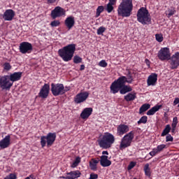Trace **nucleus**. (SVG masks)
I'll use <instances>...</instances> for the list:
<instances>
[{"instance_id": "1", "label": "nucleus", "mask_w": 179, "mask_h": 179, "mask_svg": "<svg viewBox=\"0 0 179 179\" xmlns=\"http://www.w3.org/2000/svg\"><path fill=\"white\" fill-rule=\"evenodd\" d=\"M133 10V0H122L117 7V15L122 17H129Z\"/></svg>"}, {"instance_id": "2", "label": "nucleus", "mask_w": 179, "mask_h": 179, "mask_svg": "<svg viewBox=\"0 0 179 179\" xmlns=\"http://www.w3.org/2000/svg\"><path fill=\"white\" fill-rule=\"evenodd\" d=\"M76 50V45L74 43L67 45L58 50L59 56L65 62L71 61Z\"/></svg>"}, {"instance_id": "3", "label": "nucleus", "mask_w": 179, "mask_h": 179, "mask_svg": "<svg viewBox=\"0 0 179 179\" xmlns=\"http://www.w3.org/2000/svg\"><path fill=\"white\" fill-rule=\"evenodd\" d=\"M115 141V138L113 134L110 132H105V134L102 135V138L98 141V144L99 145V147L103 149H109Z\"/></svg>"}, {"instance_id": "4", "label": "nucleus", "mask_w": 179, "mask_h": 179, "mask_svg": "<svg viewBox=\"0 0 179 179\" xmlns=\"http://www.w3.org/2000/svg\"><path fill=\"white\" fill-rule=\"evenodd\" d=\"M132 91V88L130 85H126L125 83H123L122 87H120L118 80H115L113 83L110 85V92L115 94L120 92V94H126L128 92Z\"/></svg>"}, {"instance_id": "5", "label": "nucleus", "mask_w": 179, "mask_h": 179, "mask_svg": "<svg viewBox=\"0 0 179 179\" xmlns=\"http://www.w3.org/2000/svg\"><path fill=\"white\" fill-rule=\"evenodd\" d=\"M136 17L137 21L143 25H147L151 22V17L149 12L144 7H142L138 10Z\"/></svg>"}, {"instance_id": "6", "label": "nucleus", "mask_w": 179, "mask_h": 179, "mask_svg": "<svg viewBox=\"0 0 179 179\" xmlns=\"http://www.w3.org/2000/svg\"><path fill=\"white\" fill-rule=\"evenodd\" d=\"M134 138V132L133 131H130L127 134L124 135V136L122 137L120 140V143L119 144V149L120 150H124L126 148L130 147Z\"/></svg>"}, {"instance_id": "7", "label": "nucleus", "mask_w": 179, "mask_h": 179, "mask_svg": "<svg viewBox=\"0 0 179 179\" xmlns=\"http://www.w3.org/2000/svg\"><path fill=\"white\" fill-rule=\"evenodd\" d=\"M57 138L55 132H49L47 136H42L41 137V145L42 148H45L46 144L48 147H50L53 145Z\"/></svg>"}, {"instance_id": "8", "label": "nucleus", "mask_w": 179, "mask_h": 179, "mask_svg": "<svg viewBox=\"0 0 179 179\" xmlns=\"http://www.w3.org/2000/svg\"><path fill=\"white\" fill-rule=\"evenodd\" d=\"M52 94L55 96H58L64 94L69 91V88L65 89L64 85L62 83H52L51 84Z\"/></svg>"}, {"instance_id": "9", "label": "nucleus", "mask_w": 179, "mask_h": 179, "mask_svg": "<svg viewBox=\"0 0 179 179\" xmlns=\"http://www.w3.org/2000/svg\"><path fill=\"white\" fill-rule=\"evenodd\" d=\"M13 86V82L9 78V75L0 76V88L3 90H10Z\"/></svg>"}, {"instance_id": "10", "label": "nucleus", "mask_w": 179, "mask_h": 179, "mask_svg": "<svg viewBox=\"0 0 179 179\" xmlns=\"http://www.w3.org/2000/svg\"><path fill=\"white\" fill-rule=\"evenodd\" d=\"M171 52L169 48H162L157 52V57L160 61H166L171 59Z\"/></svg>"}, {"instance_id": "11", "label": "nucleus", "mask_w": 179, "mask_h": 179, "mask_svg": "<svg viewBox=\"0 0 179 179\" xmlns=\"http://www.w3.org/2000/svg\"><path fill=\"white\" fill-rule=\"evenodd\" d=\"M19 50L22 55L30 54L33 50V46L31 43L24 41L20 44Z\"/></svg>"}, {"instance_id": "12", "label": "nucleus", "mask_w": 179, "mask_h": 179, "mask_svg": "<svg viewBox=\"0 0 179 179\" xmlns=\"http://www.w3.org/2000/svg\"><path fill=\"white\" fill-rule=\"evenodd\" d=\"M65 15L66 10L60 6L55 7V8L51 12V17L53 20H56L58 17L65 16Z\"/></svg>"}, {"instance_id": "13", "label": "nucleus", "mask_w": 179, "mask_h": 179, "mask_svg": "<svg viewBox=\"0 0 179 179\" xmlns=\"http://www.w3.org/2000/svg\"><path fill=\"white\" fill-rule=\"evenodd\" d=\"M171 69H177L179 66V52H175L170 58Z\"/></svg>"}, {"instance_id": "14", "label": "nucleus", "mask_w": 179, "mask_h": 179, "mask_svg": "<svg viewBox=\"0 0 179 179\" xmlns=\"http://www.w3.org/2000/svg\"><path fill=\"white\" fill-rule=\"evenodd\" d=\"M50 84L45 83L38 93V97L43 99H47L50 94Z\"/></svg>"}, {"instance_id": "15", "label": "nucleus", "mask_w": 179, "mask_h": 179, "mask_svg": "<svg viewBox=\"0 0 179 179\" xmlns=\"http://www.w3.org/2000/svg\"><path fill=\"white\" fill-rule=\"evenodd\" d=\"M89 96V92H84L78 94L75 97V102L77 104L85 102Z\"/></svg>"}, {"instance_id": "16", "label": "nucleus", "mask_w": 179, "mask_h": 179, "mask_svg": "<svg viewBox=\"0 0 179 179\" xmlns=\"http://www.w3.org/2000/svg\"><path fill=\"white\" fill-rule=\"evenodd\" d=\"M117 82H119V87H122L124 84L127 83L128 84H131L134 81L133 77L131 75H128L127 77L126 76H120L118 79H117Z\"/></svg>"}, {"instance_id": "17", "label": "nucleus", "mask_w": 179, "mask_h": 179, "mask_svg": "<svg viewBox=\"0 0 179 179\" xmlns=\"http://www.w3.org/2000/svg\"><path fill=\"white\" fill-rule=\"evenodd\" d=\"M129 131V127L128 125L124 124H120L117 126V136H122L127 134Z\"/></svg>"}, {"instance_id": "18", "label": "nucleus", "mask_w": 179, "mask_h": 179, "mask_svg": "<svg viewBox=\"0 0 179 179\" xmlns=\"http://www.w3.org/2000/svg\"><path fill=\"white\" fill-rule=\"evenodd\" d=\"M10 145V135H6L5 138L0 141V148L1 149H6L8 148Z\"/></svg>"}, {"instance_id": "19", "label": "nucleus", "mask_w": 179, "mask_h": 179, "mask_svg": "<svg viewBox=\"0 0 179 179\" xmlns=\"http://www.w3.org/2000/svg\"><path fill=\"white\" fill-rule=\"evenodd\" d=\"M166 144L158 145L156 148H153V150L152 151H150V152H149V155L151 157H154L156 155H157L158 153L162 152L164 150V149L166 148Z\"/></svg>"}, {"instance_id": "20", "label": "nucleus", "mask_w": 179, "mask_h": 179, "mask_svg": "<svg viewBox=\"0 0 179 179\" xmlns=\"http://www.w3.org/2000/svg\"><path fill=\"white\" fill-rule=\"evenodd\" d=\"M15 17V12L12 9L6 10L3 17L5 21H12Z\"/></svg>"}, {"instance_id": "21", "label": "nucleus", "mask_w": 179, "mask_h": 179, "mask_svg": "<svg viewBox=\"0 0 179 179\" xmlns=\"http://www.w3.org/2000/svg\"><path fill=\"white\" fill-rule=\"evenodd\" d=\"M157 81V74L152 73L150 75L147 79V85L148 86H155Z\"/></svg>"}, {"instance_id": "22", "label": "nucleus", "mask_w": 179, "mask_h": 179, "mask_svg": "<svg viewBox=\"0 0 179 179\" xmlns=\"http://www.w3.org/2000/svg\"><path fill=\"white\" fill-rule=\"evenodd\" d=\"M93 112V108L90 107V108H85L83 110V112H81L80 117L81 119L85 120L88 119L89 117L92 115Z\"/></svg>"}, {"instance_id": "23", "label": "nucleus", "mask_w": 179, "mask_h": 179, "mask_svg": "<svg viewBox=\"0 0 179 179\" xmlns=\"http://www.w3.org/2000/svg\"><path fill=\"white\" fill-rule=\"evenodd\" d=\"M22 74V72H15L9 75V80L11 83H13H13L20 80Z\"/></svg>"}, {"instance_id": "24", "label": "nucleus", "mask_w": 179, "mask_h": 179, "mask_svg": "<svg viewBox=\"0 0 179 179\" xmlns=\"http://www.w3.org/2000/svg\"><path fill=\"white\" fill-rule=\"evenodd\" d=\"M75 24V18L73 16H69L65 20V25L69 30H71Z\"/></svg>"}, {"instance_id": "25", "label": "nucleus", "mask_w": 179, "mask_h": 179, "mask_svg": "<svg viewBox=\"0 0 179 179\" xmlns=\"http://www.w3.org/2000/svg\"><path fill=\"white\" fill-rule=\"evenodd\" d=\"M101 166L102 167H108L111 165V161H109L107 155H102L101 157Z\"/></svg>"}, {"instance_id": "26", "label": "nucleus", "mask_w": 179, "mask_h": 179, "mask_svg": "<svg viewBox=\"0 0 179 179\" xmlns=\"http://www.w3.org/2000/svg\"><path fill=\"white\" fill-rule=\"evenodd\" d=\"M162 107V105H156L152 107L150 110H148L146 113V115L148 116L155 115L159 109Z\"/></svg>"}, {"instance_id": "27", "label": "nucleus", "mask_w": 179, "mask_h": 179, "mask_svg": "<svg viewBox=\"0 0 179 179\" xmlns=\"http://www.w3.org/2000/svg\"><path fill=\"white\" fill-rule=\"evenodd\" d=\"M69 179H76L80 177L81 173L80 171H71L67 173Z\"/></svg>"}, {"instance_id": "28", "label": "nucleus", "mask_w": 179, "mask_h": 179, "mask_svg": "<svg viewBox=\"0 0 179 179\" xmlns=\"http://www.w3.org/2000/svg\"><path fill=\"white\" fill-rule=\"evenodd\" d=\"M136 99V92H129L127 94L124 95V100L126 101H132Z\"/></svg>"}, {"instance_id": "29", "label": "nucleus", "mask_w": 179, "mask_h": 179, "mask_svg": "<svg viewBox=\"0 0 179 179\" xmlns=\"http://www.w3.org/2000/svg\"><path fill=\"white\" fill-rule=\"evenodd\" d=\"M99 163V158L97 159H91V162H90V168H91V170L96 171L97 169V164Z\"/></svg>"}, {"instance_id": "30", "label": "nucleus", "mask_w": 179, "mask_h": 179, "mask_svg": "<svg viewBox=\"0 0 179 179\" xmlns=\"http://www.w3.org/2000/svg\"><path fill=\"white\" fill-rule=\"evenodd\" d=\"M143 171H144L145 176H146L148 177L151 176L152 172H151V169L150 168V164H145V165H144Z\"/></svg>"}, {"instance_id": "31", "label": "nucleus", "mask_w": 179, "mask_h": 179, "mask_svg": "<svg viewBox=\"0 0 179 179\" xmlns=\"http://www.w3.org/2000/svg\"><path fill=\"white\" fill-rule=\"evenodd\" d=\"M150 108V103H144L139 108V114H142Z\"/></svg>"}, {"instance_id": "32", "label": "nucleus", "mask_w": 179, "mask_h": 179, "mask_svg": "<svg viewBox=\"0 0 179 179\" xmlns=\"http://www.w3.org/2000/svg\"><path fill=\"white\" fill-rule=\"evenodd\" d=\"M171 130V127L170 124H166L165 126V128L163 129L162 134H161V136H165L166 135H168L169 134V132Z\"/></svg>"}, {"instance_id": "33", "label": "nucleus", "mask_w": 179, "mask_h": 179, "mask_svg": "<svg viewBox=\"0 0 179 179\" xmlns=\"http://www.w3.org/2000/svg\"><path fill=\"white\" fill-rule=\"evenodd\" d=\"M178 123V117H173V122H172V124H171L172 132L175 131Z\"/></svg>"}, {"instance_id": "34", "label": "nucleus", "mask_w": 179, "mask_h": 179, "mask_svg": "<svg viewBox=\"0 0 179 179\" xmlns=\"http://www.w3.org/2000/svg\"><path fill=\"white\" fill-rule=\"evenodd\" d=\"M113 6L115 5L110 3H108V5H106V8H105L108 13H111L113 12V10H114Z\"/></svg>"}, {"instance_id": "35", "label": "nucleus", "mask_w": 179, "mask_h": 179, "mask_svg": "<svg viewBox=\"0 0 179 179\" xmlns=\"http://www.w3.org/2000/svg\"><path fill=\"white\" fill-rule=\"evenodd\" d=\"M148 122V117L146 115L142 116L139 120L137 121L138 124H146Z\"/></svg>"}, {"instance_id": "36", "label": "nucleus", "mask_w": 179, "mask_h": 179, "mask_svg": "<svg viewBox=\"0 0 179 179\" xmlns=\"http://www.w3.org/2000/svg\"><path fill=\"white\" fill-rule=\"evenodd\" d=\"M104 10V7L103 6H98V8H96V15H95V17L98 18L101 13H102Z\"/></svg>"}, {"instance_id": "37", "label": "nucleus", "mask_w": 179, "mask_h": 179, "mask_svg": "<svg viewBox=\"0 0 179 179\" xmlns=\"http://www.w3.org/2000/svg\"><path fill=\"white\" fill-rule=\"evenodd\" d=\"M106 31V28L105 27H99L98 30H96V34L98 36H103V34Z\"/></svg>"}, {"instance_id": "38", "label": "nucleus", "mask_w": 179, "mask_h": 179, "mask_svg": "<svg viewBox=\"0 0 179 179\" xmlns=\"http://www.w3.org/2000/svg\"><path fill=\"white\" fill-rule=\"evenodd\" d=\"M80 161H81V158H80V157H77L75 162L71 165V167L72 168H76V166H78V164L80 163Z\"/></svg>"}, {"instance_id": "39", "label": "nucleus", "mask_w": 179, "mask_h": 179, "mask_svg": "<svg viewBox=\"0 0 179 179\" xmlns=\"http://www.w3.org/2000/svg\"><path fill=\"white\" fill-rule=\"evenodd\" d=\"M73 62L76 64H80L82 62V58L78 55H76L73 58Z\"/></svg>"}, {"instance_id": "40", "label": "nucleus", "mask_w": 179, "mask_h": 179, "mask_svg": "<svg viewBox=\"0 0 179 179\" xmlns=\"http://www.w3.org/2000/svg\"><path fill=\"white\" fill-rule=\"evenodd\" d=\"M155 39L157 42L162 43L164 40L163 36L162 34H155Z\"/></svg>"}, {"instance_id": "41", "label": "nucleus", "mask_w": 179, "mask_h": 179, "mask_svg": "<svg viewBox=\"0 0 179 179\" xmlns=\"http://www.w3.org/2000/svg\"><path fill=\"white\" fill-rule=\"evenodd\" d=\"M60 25L59 20H54L51 22L50 26L52 27H57Z\"/></svg>"}, {"instance_id": "42", "label": "nucleus", "mask_w": 179, "mask_h": 179, "mask_svg": "<svg viewBox=\"0 0 179 179\" xmlns=\"http://www.w3.org/2000/svg\"><path fill=\"white\" fill-rule=\"evenodd\" d=\"M12 66L8 62H6L3 64V69L5 71H8L11 69Z\"/></svg>"}, {"instance_id": "43", "label": "nucleus", "mask_w": 179, "mask_h": 179, "mask_svg": "<svg viewBox=\"0 0 179 179\" xmlns=\"http://www.w3.org/2000/svg\"><path fill=\"white\" fill-rule=\"evenodd\" d=\"M98 65H99V66L102 68H106L108 66V63L106 62V60L103 59V60H101V62H99V64H98Z\"/></svg>"}, {"instance_id": "44", "label": "nucleus", "mask_w": 179, "mask_h": 179, "mask_svg": "<svg viewBox=\"0 0 179 179\" xmlns=\"http://www.w3.org/2000/svg\"><path fill=\"white\" fill-rule=\"evenodd\" d=\"M167 17L169 18V17H171V16H173V15H175V13H176V10H169L168 11H167Z\"/></svg>"}, {"instance_id": "45", "label": "nucleus", "mask_w": 179, "mask_h": 179, "mask_svg": "<svg viewBox=\"0 0 179 179\" xmlns=\"http://www.w3.org/2000/svg\"><path fill=\"white\" fill-rule=\"evenodd\" d=\"M173 141V137L171 134H168L166 136V142H172Z\"/></svg>"}, {"instance_id": "46", "label": "nucleus", "mask_w": 179, "mask_h": 179, "mask_svg": "<svg viewBox=\"0 0 179 179\" xmlns=\"http://www.w3.org/2000/svg\"><path fill=\"white\" fill-rule=\"evenodd\" d=\"M17 176L15 173H10L8 176L4 178V179H16Z\"/></svg>"}, {"instance_id": "47", "label": "nucleus", "mask_w": 179, "mask_h": 179, "mask_svg": "<svg viewBox=\"0 0 179 179\" xmlns=\"http://www.w3.org/2000/svg\"><path fill=\"white\" fill-rule=\"evenodd\" d=\"M136 165V162H130L127 166V170H131Z\"/></svg>"}, {"instance_id": "48", "label": "nucleus", "mask_w": 179, "mask_h": 179, "mask_svg": "<svg viewBox=\"0 0 179 179\" xmlns=\"http://www.w3.org/2000/svg\"><path fill=\"white\" fill-rule=\"evenodd\" d=\"M99 178L97 173H91L89 179H97Z\"/></svg>"}, {"instance_id": "49", "label": "nucleus", "mask_w": 179, "mask_h": 179, "mask_svg": "<svg viewBox=\"0 0 179 179\" xmlns=\"http://www.w3.org/2000/svg\"><path fill=\"white\" fill-rule=\"evenodd\" d=\"M179 103V98L178 97H176L174 99V101H173V106H176Z\"/></svg>"}, {"instance_id": "50", "label": "nucleus", "mask_w": 179, "mask_h": 179, "mask_svg": "<svg viewBox=\"0 0 179 179\" xmlns=\"http://www.w3.org/2000/svg\"><path fill=\"white\" fill-rule=\"evenodd\" d=\"M117 3V0H109V3L115 5Z\"/></svg>"}, {"instance_id": "51", "label": "nucleus", "mask_w": 179, "mask_h": 179, "mask_svg": "<svg viewBox=\"0 0 179 179\" xmlns=\"http://www.w3.org/2000/svg\"><path fill=\"white\" fill-rule=\"evenodd\" d=\"M57 1V0H48V3L49 4L55 3Z\"/></svg>"}, {"instance_id": "52", "label": "nucleus", "mask_w": 179, "mask_h": 179, "mask_svg": "<svg viewBox=\"0 0 179 179\" xmlns=\"http://www.w3.org/2000/svg\"><path fill=\"white\" fill-rule=\"evenodd\" d=\"M85 68V65L84 64H81L80 71H84Z\"/></svg>"}, {"instance_id": "53", "label": "nucleus", "mask_w": 179, "mask_h": 179, "mask_svg": "<svg viewBox=\"0 0 179 179\" xmlns=\"http://www.w3.org/2000/svg\"><path fill=\"white\" fill-rule=\"evenodd\" d=\"M102 155H103V156H104L105 155H108V151H102Z\"/></svg>"}, {"instance_id": "54", "label": "nucleus", "mask_w": 179, "mask_h": 179, "mask_svg": "<svg viewBox=\"0 0 179 179\" xmlns=\"http://www.w3.org/2000/svg\"><path fill=\"white\" fill-rule=\"evenodd\" d=\"M60 178H62V179H69V176H60Z\"/></svg>"}, {"instance_id": "55", "label": "nucleus", "mask_w": 179, "mask_h": 179, "mask_svg": "<svg viewBox=\"0 0 179 179\" xmlns=\"http://www.w3.org/2000/svg\"><path fill=\"white\" fill-rule=\"evenodd\" d=\"M30 178H32V175H30V176H27L25 179H30Z\"/></svg>"}, {"instance_id": "56", "label": "nucleus", "mask_w": 179, "mask_h": 179, "mask_svg": "<svg viewBox=\"0 0 179 179\" xmlns=\"http://www.w3.org/2000/svg\"><path fill=\"white\" fill-rule=\"evenodd\" d=\"M178 108H179V103H178Z\"/></svg>"}, {"instance_id": "57", "label": "nucleus", "mask_w": 179, "mask_h": 179, "mask_svg": "<svg viewBox=\"0 0 179 179\" xmlns=\"http://www.w3.org/2000/svg\"><path fill=\"white\" fill-rule=\"evenodd\" d=\"M66 1H69V0H66Z\"/></svg>"}, {"instance_id": "58", "label": "nucleus", "mask_w": 179, "mask_h": 179, "mask_svg": "<svg viewBox=\"0 0 179 179\" xmlns=\"http://www.w3.org/2000/svg\"><path fill=\"white\" fill-rule=\"evenodd\" d=\"M134 179H136V178H134Z\"/></svg>"}, {"instance_id": "59", "label": "nucleus", "mask_w": 179, "mask_h": 179, "mask_svg": "<svg viewBox=\"0 0 179 179\" xmlns=\"http://www.w3.org/2000/svg\"><path fill=\"white\" fill-rule=\"evenodd\" d=\"M178 179H179V178H178Z\"/></svg>"}]
</instances>
